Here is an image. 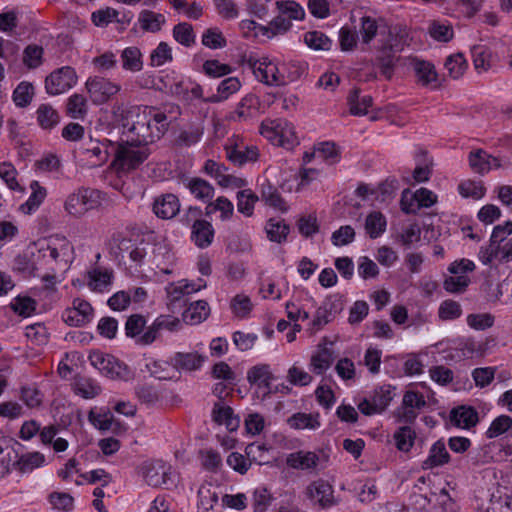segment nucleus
<instances>
[{
	"label": "nucleus",
	"mask_w": 512,
	"mask_h": 512,
	"mask_svg": "<svg viewBox=\"0 0 512 512\" xmlns=\"http://www.w3.org/2000/svg\"><path fill=\"white\" fill-rule=\"evenodd\" d=\"M87 109V99L83 95L75 93L68 98L66 112L71 118L84 119Z\"/></svg>",
	"instance_id": "obj_41"
},
{
	"label": "nucleus",
	"mask_w": 512,
	"mask_h": 512,
	"mask_svg": "<svg viewBox=\"0 0 512 512\" xmlns=\"http://www.w3.org/2000/svg\"><path fill=\"white\" fill-rule=\"evenodd\" d=\"M259 131L262 136L278 146L289 148L297 143L294 127L285 119H265Z\"/></svg>",
	"instance_id": "obj_1"
},
{
	"label": "nucleus",
	"mask_w": 512,
	"mask_h": 512,
	"mask_svg": "<svg viewBox=\"0 0 512 512\" xmlns=\"http://www.w3.org/2000/svg\"><path fill=\"white\" fill-rule=\"evenodd\" d=\"M141 113H147V116H151L152 120L149 121V130H156L157 127L162 129V136L165 134L169 127L168 117L165 113L158 112L151 107L140 108Z\"/></svg>",
	"instance_id": "obj_60"
},
{
	"label": "nucleus",
	"mask_w": 512,
	"mask_h": 512,
	"mask_svg": "<svg viewBox=\"0 0 512 512\" xmlns=\"http://www.w3.org/2000/svg\"><path fill=\"white\" fill-rule=\"evenodd\" d=\"M292 27V22L289 18L282 16V14H277L270 22L268 26H261L260 31L263 34L268 35V37L275 36L278 34H284L288 32Z\"/></svg>",
	"instance_id": "obj_45"
},
{
	"label": "nucleus",
	"mask_w": 512,
	"mask_h": 512,
	"mask_svg": "<svg viewBox=\"0 0 512 512\" xmlns=\"http://www.w3.org/2000/svg\"><path fill=\"white\" fill-rule=\"evenodd\" d=\"M45 462V456L40 452H29L23 454L15 462V467L22 473H28L41 467Z\"/></svg>",
	"instance_id": "obj_37"
},
{
	"label": "nucleus",
	"mask_w": 512,
	"mask_h": 512,
	"mask_svg": "<svg viewBox=\"0 0 512 512\" xmlns=\"http://www.w3.org/2000/svg\"><path fill=\"white\" fill-rule=\"evenodd\" d=\"M241 88V82L237 77H228L222 80L217 88V93L205 98L206 103H220L227 100L231 95L238 92Z\"/></svg>",
	"instance_id": "obj_27"
},
{
	"label": "nucleus",
	"mask_w": 512,
	"mask_h": 512,
	"mask_svg": "<svg viewBox=\"0 0 512 512\" xmlns=\"http://www.w3.org/2000/svg\"><path fill=\"white\" fill-rule=\"evenodd\" d=\"M74 390L76 394L89 399L97 396L101 392V387L92 378L79 377L74 383Z\"/></svg>",
	"instance_id": "obj_42"
},
{
	"label": "nucleus",
	"mask_w": 512,
	"mask_h": 512,
	"mask_svg": "<svg viewBox=\"0 0 512 512\" xmlns=\"http://www.w3.org/2000/svg\"><path fill=\"white\" fill-rule=\"evenodd\" d=\"M398 51L397 44L394 43V38L391 34L385 39H381V45L378 49V55L376 57L377 64L381 69V73L386 79H390L394 71V55L393 53Z\"/></svg>",
	"instance_id": "obj_18"
},
{
	"label": "nucleus",
	"mask_w": 512,
	"mask_h": 512,
	"mask_svg": "<svg viewBox=\"0 0 512 512\" xmlns=\"http://www.w3.org/2000/svg\"><path fill=\"white\" fill-rule=\"evenodd\" d=\"M138 23L143 31L157 33L162 29V26L166 23V18L161 13L145 9L139 13Z\"/></svg>",
	"instance_id": "obj_29"
},
{
	"label": "nucleus",
	"mask_w": 512,
	"mask_h": 512,
	"mask_svg": "<svg viewBox=\"0 0 512 512\" xmlns=\"http://www.w3.org/2000/svg\"><path fill=\"white\" fill-rule=\"evenodd\" d=\"M93 313L94 309L89 302L76 298L72 306L63 311L62 319L69 326L81 327L91 322Z\"/></svg>",
	"instance_id": "obj_15"
},
{
	"label": "nucleus",
	"mask_w": 512,
	"mask_h": 512,
	"mask_svg": "<svg viewBox=\"0 0 512 512\" xmlns=\"http://www.w3.org/2000/svg\"><path fill=\"white\" fill-rule=\"evenodd\" d=\"M34 96V86L27 81L20 82L13 91V101L17 107H27Z\"/></svg>",
	"instance_id": "obj_43"
},
{
	"label": "nucleus",
	"mask_w": 512,
	"mask_h": 512,
	"mask_svg": "<svg viewBox=\"0 0 512 512\" xmlns=\"http://www.w3.org/2000/svg\"><path fill=\"white\" fill-rule=\"evenodd\" d=\"M179 211L180 203L174 194H163L154 200L153 212L158 218L165 220L172 219Z\"/></svg>",
	"instance_id": "obj_21"
},
{
	"label": "nucleus",
	"mask_w": 512,
	"mask_h": 512,
	"mask_svg": "<svg viewBox=\"0 0 512 512\" xmlns=\"http://www.w3.org/2000/svg\"><path fill=\"white\" fill-rule=\"evenodd\" d=\"M288 424L294 429H316L320 426L318 416L306 413H296L288 419Z\"/></svg>",
	"instance_id": "obj_53"
},
{
	"label": "nucleus",
	"mask_w": 512,
	"mask_h": 512,
	"mask_svg": "<svg viewBox=\"0 0 512 512\" xmlns=\"http://www.w3.org/2000/svg\"><path fill=\"white\" fill-rule=\"evenodd\" d=\"M428 34L438 42H449L454 37L452 24L448 20L434 19L429 22Z\"/></svg>",
	"instance_id": "obj_32"
},
{
	"label": "nucleus",
	"mask_w": 512,
	"mask_h": 512,
	"mask_svg": "<svg viewBox=\"0 0 512 512\" xmlns=\"http://www.w3.org/2000/svg\"><path fill=\"white\" fill-rule=\"evenodd\" d=\"M445 68L452 78L458 79L464 74L467 68V62L463 54H453L446 59Z\"/></svg>",
	"instance_id": "obj_57"
},
{
	"label": "nucleus",
	"mask_w": 512,
	"mask_h": 512,
	"mask_svg": "<svg viewBox=\"0 0 512 512\" xmlns=\"http://www.w3.org/2000/svg\"><path fill=\"white\" fill-rule=\"evenodd\" d=\"M149 154L150 151L147 146L128 143L125 140L124 144H120L117 147L113 166L117 171H130L141 165L148 158Z\"/></svg>",
	"instance_id": "obj_2"
},
{
	"label": "nucleus",
	"mask_w": 512,
	"mask_h": 512,
	"mask_svg": "<svg viewBox=\"0 0 512 512\" xmlns=\"http://www.w3.org/2000/svg\"><path fill=\"white\" fill-rule=\"evenodd\" d=\"M140 473L149 486L160 487L171 481L172 467L162 460H149L142 463Z\"/></svg>",
	"instance_id": "obj_11"
},
{
	"label": "nucleus",
	"mask_w": 512,
	"mask_h": 512,
	"mask_svg": "<svg viewBox=\"0 0 512 512\" xmlns=\"http://www.w3.org/2000/svg\"><path fill=\"white\" fill-rule=\"evenodd\" d=\"M173 37L180 44L189 47L195 42V35L191 24L182 22L174 26Z\"/></svg>",
	"instance_id": "obj_59"
},
{
	"label": "nucleus",
	"mask_w": 512,
	"mask_h": 512,
	"mask_svg": "<svg viewBox=\"0 0 512 512\" xmlns=\"http://www.w3.org/2000/svg\"><path fill=\"white\" fill-rule=\"evenodd\" d=\"M308 498L321 507H327L333 503V488L322 480H316L307 487Z\"/></svg>",
	"instance_id": "obj_22"
},
{
	"label": "nucleus",
	"mask_w": 512,
	"mask_h": 512,
	"mask_svg": "<svg viewBox=\"0 0 512 512\" xmlns=\"http://www.w3.org/2000/svg\"><path fill=\"white\" fill-rule=\"evenodd\" d=\"M347 101L350 107V113L352 115L361 116L367 113L368 108L372 105L373 99L369 95L360 98L359 90L353 89L349 93Z\"/></svg>",
	"instance_id": "obj_36"
},
{
	"label": "nucleus",
	"mask_w": 512,
	"mask_h": 512,
	"mask_svg": "<svg viewBox=\"0 0 512 512\" xmlns=\"http://www.w3.org/2000/svg\"><path fill=\"white\" fill-rule=\"evenodd\" d=\"M248 63L255 77L260 82L269 86H282L286 84L281 66H278L268 58H249Z\"/></svg>",
	"instance_id": "obj_8"
},
{
	"label": "nucleus",
	"mask_w": 512,
	"mask_h": 512,
	"mask_svg": "<svg viewBox=\"0 0 512 512\" xmlns=\"http://www.w3.org/2000/svg\"><path fill=\"white\" fill-rule=\"evenodd\" d=\"M266 232L271 241L281 243L289 233V226L281 219L272 218L267 222Z\"/></svg>",
	"instance_id": "obj_47"
},
{
	"label": "nucleus",
	"mask_w": 512,
	"mask_h": 512,
	"mask_svg": "<svg viewBox=\"0 0 512 512\" xmlns=\"http://www.w3.org/2000/svg\"><path fill=\"white\" fill-rule=\"evenodd\" d=\"M247 380L251 384L268 387L272 380V374L270 372L269 366L257 365L252 367L247 372Z\"/></svg>",
	"instance_id": "obj_52"
},
{
	"label": "nucleus",
	"mask_w": 512,
	"mask_h": 512,
	"mask_svg": "<svg viewBox=\"0 0 512 512\" xmlns=\"http://www.w3.org/2000/svg\"><path fill=\"white\" fill-rule=\"evenodd\" d=\"M212 418L216 423L225 425L229 431L237 430L240 424V420L234 415L232 408L225 405L222 401H218L214 404Z\"/></svg>",
	"instance_id": "obj_24"
},
{
	"label": "nucleus",
	"mask_w": 512,
	"mask_h": 512,
	"mask_svg": "<svg viewBox=\"0 0 512 512\" xmlns=\"http://www.w3.org/2000/svg\"><path fill=\"white\" fill-rule=\"evenodd\" d=\"M393 392L394 387L391 385H382L376 388L370 396L363 398L358 403L359 411L366 416L383 412L392 401Z\"/></svg>",
	"instance_id": "obj_9"
},
{
	"label": "nucleus",
	"mask_w": 512,
	"mask_h": 512,
	"mask_svg": "<svg viewBox=\"0 0 512 512\" xmlns=\"http://www.w3.org/2000/svg\"><path fill=\"white\" fill-rule=\"evenodd\" d=\"M120 15V11L106 7L104 9L96 10L91 15L93 24L97 27H107L110 23L115 22V19Z\"/></svg>",
	"instance_id": "obj_58"
},
{
	"label": "nucleus",
	"mask_w": 512,
	"mask_h": 512,
	"mask_svg": "<svg viewBox=\"0 0 512 512\" xmlns=\"http://www.w3.org/2000/svg\"><path fill=\"white\" fill-rule=\"evenodd\" d=\"M204 134V125L202 122L190 123L179 130L175 139L178 146L190 147L197 144Z\"/></svg>",
	"instance_id": "obj_25"
},
{
	"label": "nucleus",
	"mask_w": 512,
	"mask_h": 512,
	"mask_svg": "<svg viewBox=\"0 0 512 512\" xmlns=\"http://www.w3.org/2000/svg\"><path fill=\"white\" fill-rule=\"evenodd\" d=\"M31 194L27 201L20 206V210L24 214H31L36 211L43 203L47 196V190L41 186L38 181H32L30 183Z\"/></svg>",
	"instance_id": "obj_31"
},
{
	"label": "nucleus",
	"mask_w": 512,
	"mask_h": 512,
	"mask_svg": "<svg viewBox=\"0 0 512 512\" xmlns=\"http://www.w3.org/2000/svg\"><path fill=\"white\" fill-rule=\"evenodd\" d=\"M386 225L385 216L379 211H373L366 218L365 230L371 238L375 239L385 232Z\"/></svg>",
	"instance_id": "obj_40"
},
{
	"label": "nucleus",
	"mask_w": 512,
	"mask_h": 512,
	"mask_svg": "<svg viewBox=\"0 0 512 512\" xmlns=\"http://www.w3.org/2000/svg\"><path fill=\"white\" fill-rule=\"evenodd\" d=\"M72 247L68 243H64L60 248L48 246L44 252V257H49L62 269L68 268L69 252Z\"/></svg>",
	"instance_id": "obj_50"
},
{
	"label": "nucleus",
	"mask_w": 512,
	"mask_h": 512,
	"mask_svg": "<svg viewBox=\"0 0 512 512\" xmlns=\"http://www.w3.org/2000/svg\"><path fill=\"white\" fill-rule=\"evenodd\" d=\"M410 65L419 84L432 88L438 87V76L433 64L414 58L411 60Z\"/></svg>",
	"instance_id": "obj_20"
},
{
	"label": "nucleus",
	"mask_w": 512,
	"mask_h": 512,
	"mask_svg": "<svg viewBox=\"0 0 512 512\" xmlns=\"http://www.w3.org/2000/svg\"><path fill=\"white\" fill-rule=\"evenodd\" d=\"M36 301L29 296H17L11 303V309L20 316L28 317L36 310Z\"/></svg>",
	"instance_id": "obj_55"
},
{
	"label": "nucleus",
	"mask_w": 512,
	"mask_h": 512,
	"mask_svg": "<svg viewBox=\"0 0 512 512\" xmlns=\"http://www.w3.org/2000/svg\"><path fill=\"white\" fill-rule=\"evenodd\" d=\"M333 351L325 343H320L311 355L309 368L316 375H323L333 363Z\"/></svg>",
	"instance_id": "obj_23"
},
{
	"label": "nucleus",
	"mask_w": 512,
	"mask_h": 512,
	"mask_svg": "<svg viewBox=\"0 0 512 512\" xmlns=\"http://www.w3.org/2000/svg\"><path fill=\"white\" fill-rule=\"evenodd\" d=\"M458 191L465 198L481 199L485 195V188L480 182L464 181L459 184Z\"/></svg>",
	"instance_id": "obj_64"
},
{
	"label": "nucleus",
	"mask_w": 512,
	"mask_h": 512,
	"mask_svg": "<svg viewBox=\"0 0 512 512\" xmlns=\"http://www.w3.org/2000/svg\"><path fill=\"white\" fill-rule=\"evenodd\" d=\"M181 326L179 318L172 315H159L149 326H147L140 342L142 346L151 345L160 336L162 331L175 332Z\"/></svg>",
	"instance_id": "obj_14"
},
{
	"label": "nucleus",
	"mask_w": 512,
	"mask_h": 512,
	"mask_svg": "<svg viewBox=\"0 0 512 512\" xmlns=\"http://www.w3.org/2000/svg\"><path fill=\"white\" fill-rule=\"evenodd\" d=\"M224 149L226 158L237 166L255 162L259 157V150L256 146L238 144L234 138L228 139Z\"/></svg>",
	"instance_id": "obj_16"
},
{
	"label": "nucleus",
	"mask_w": 512,
	"mask_h": 512,
	"mask_svg": "<svg viewBox=\"0 0 512 512\" xmlns=\"http://www.w3.org/2000/svg\"><path fill=\"white\" fill-rule=\"evenodd\" d=\"M89 360L100 373L110 379L127 381L133 377L131 369L113 355L93 351L89 355Z\"/></svg>",
	"instance_id": "obj_3"
},
{
	"label": "nucleus",
	"mask_w": 512,
	"mask_h": 512,
	"mask_svg": "<svg viewBox=\"0 0 512 512\" xmlns=\"http://www.w3.org/2000/svg\"><path fill=\"white\" fill-rule=\"evenodd\" d=\"M451 422L457 427L469 429L478 422L477 411L470 406H460L451 411Z\"/></svg>",
	"instance_id": "obj_26"
},
{
	"label": "nucleus",
	"mask_w": 512,
	"mask_h": 512,
	"mask_svg": "<svg viewBox=\"0 0 512 512\" xmlns=\"http://www.w3.org/2000/svg\"><path fill=\"white\" fill-rule=\"evenodd\" d=\"M89 282L88 285L93 291L103 292L106 288L111 285L112 272L100 271L94 269L88 273Z\"/></svg>",
	"instance_id": "obj_48"
},
{
	"label": "nucleus",
	"mask_w": 512,
	"mask_h": 512,
	"mask_svg": "<svg viewBox=\"0 0 512 512\" xmlns=\"http://www.w3.org/2000/svg\"><path fill=\"white\" fill-rule=\"evenodd\" d=\"M170 359L176 374L180 371L191 372L200 369L207 357L198 352H176Z\"/></svg>",
	"instance_id": "obj_19"
},
{
	"label": "nucleus",
	"mask_w": 512,
	"mask_h": 512,
	"mask_svg": "<svg viewBox=\"0 0 512 512\" xmlns=\"http://www.w3.org/2000/svg\"><path fill=\"white\" fill-rule=\"evenodd\" d=\"M86 89L94 104H103L120 91V86L108 79L95 76L86 81Z\"/></svg>",
	"instance_id": "obj_13"
},
{
	"label": "nucleus",
	"mask_w": 512,
	"mask_h": 512,
	"mask_svg": "<svg viewBox=\"0 0 512 512\" xmlns=\"http://www.w3.org/2000/svg\"><path fill=\"white\" fill-rule=\"evenodd\" d=\"M210 312L209 305L204 300H198L190 304V306L183 313V320L190 324L195 325L205 320Z\"/></svg>",
	"instance_id": "obj_33"
},
{
	"label": "nucleus",
	"mask_w": 512,
	"mask_h": 512,
	"mask_svg": "<svg viewBox=\"0 0 512 512\" xmlns=\"http://www.w3.org/2000/svg\"><path fill=\"white\" fill-rule=\"evenodd\" d=\"M122 66L126 70L133 72L140 71L143 63L141 60V52L137 47H128L121 54Z\"/></svg>",
	"instance_id": "obj_51"
},
{
	"label": "nucleus",
	"mask_w": 512,
	"mask_h": 512,
	"mask_svg": "<svg viewBox=\"0 0 512 512\" xmlns=\"http://www.w3.org/2000/svg\"><path fill=\"white\" fill-rule=\"evenodd\" d=\"M511 427L512 418L508 415H500L492 421L486 435L488 438H496L507 432Z\"/></svg>",
	"instance_id": "obj_62"
},
{
	"label": "nucleus",
	"mask_w": 512,
	"mask_h": 512,
	"mask_svg": "<svg viewBox=\"0 0 512 512\" xmlns=\"http://www.w3.org/2000/svg\"><path fill=\"white\" fill-rule=\"evenodd\" d=\"M425 406L426 400L422 393L406 391L403 395L402 404L396 412L398 421L406 424L413 423L419 411Z\"/></svg>",
	"instance_id": "obj_12"
},
{
	"label": "nucleus",
	"mask_w": 512,
	"mask_h": 512,
	"mask_svg": "<svg viewBox=\"0 0 512 512\" xmlns=\"http://www.w3.org/2000/svg\"><path fill=\"white\" fill-rule=\"evenodd\" d=\"M261 197L268 205L281 211L287 210L286 204L279 192L268 181L261 184Z\"/></svg>",
	"instance_id": "obj_46"
},
{
	"label": "nucleus",
	"mask_w": 512,
	"mask_h": 512,
	"mask_svg": "<svg viewBox=\"0 0 512 512\" xmlns=\"http://www.w3.org/2000/svg\"><path fill=\"white\" fill-rule=\"evenodd\" d=\"M136 119L132 125L128 128L124 135L128 143H136L147 146L159 140L162 137V129L157 127L156 130H149V121L152 120L151 116H147V113H141L140 107L136 109Z\"/></svg>",
	"instance_id": "obj_4"
},
{
	"label": "nucleus",
	"mask_w": 512,
	"mask_h": 512,
	"mask_svg": "<svg viewBox=\"0 0 512 512\" xmlns=\"http://www.w3.org/2000/svg\"><path fill=\"white\" fill-rule=\"evenodd\" d=\"M414 438L415 432L409 426L399 428L394 434L397 448L405 452L409 451L412 447Z\"/></svg>",
	"instance_id": "obj_61"
},
{
	"label": "nucleus",
	"mask_w": 512,
	"mask_h": 512,
	"mask_svg": "<svg viewBox=\"0 0 512 512\" xmlns=\"http://www.w3.org/2000/svg\"><path fill=\"white\" fill-rule=\"evenodd\" d=\"M378 32V24L376 19L370 16H363L360 21V34L364 44L370 42L376 37Z\"/></svg>",
	"instance_id": "obj_63"
},
{
	"label": "nucleus",
	"mask_w": 512,
	"mask_h": 512,
	"mask_svg": "<svg viewBox=\"0 0 512 512\" xmlns=\"http://www.w3.org/2000/svg\"><path fill=\"white\" fill-rule=\"evenodd\" d=\"M277 12L292 20H303L305 11L303 7L294 0H280L275 3Z\"/></svg>",
	"instance_id": "obj_39"
},
{
	"label": "nucleus",
	"mask_w": 512,
	"mask_h": 512,
	"mask_svg": "<svg viewBox=\"0 0 512 512\" xmlns=\"http://www.w3.org/2000/svg\"><path fill=\"white\" fill-rule=\"evenodd\" d=\"M343 310V303L337 297H328L318 307L311 323L313 332L319 331Z\"/></svg>",
	"instance_id": "obj_17"
},
{
	"label": "nucleus",
	"mask_w": 512,
	"mask_h": 512,
	"mask_svg": "<svg viewBox=\"0 0 512 512\" xmlns=\"http://www.w3.org/2000/svg\"><path fill=\"white\" fill-rule=\"evenodd\" d=\"M77 83L74 68L64 66L53 71L45 79V89L49 95H59L71 89Z\"/></svg>",
	"instance_id": "obj_10"
},
{
	"label": "nucleus",
	"mask_w": 512,
	"mask_h": 512,
	"mask_svg": "<svg viewBox=\"0 0 512 512\" xmlns=\"http://www.w3.org/2000/svg\"><path fill=\"white\" fill-rule=\"evenodd\" d=\"M190 192L197 198L203 201L210 200L214 195L213 186L201 178H194L189 182Z\"/></svg>",
	"instance_id": "obj_56"
},
{
	"label": "nucleus",
	"mask_w": 512,
	"mask_h": 512,
	"mask_svg": "<svg viewBox=\"0 0 512 512\" xmlns=\"http://www.w3.org/2000/svg\"><path fill=\"white\" fill-rule=\"evenodd\" d=\"M146 322L145 317L141 314L130 315L125 323L126 336L135 339L137 344L142 345L140 339L147 328Z\"/></svg>",
	"instance_id": "obj_34"
},
{
	"label": "nucleus",
	"mask_w": 512,
	"mask_h": 512,
	"mask_svg": "<svg viewBox=\"0 0 512 512\" xmlns=\"http://www.w3.org/2000/svg\"><path fill=\"white\" fill-rule=\"evenodd\" d=\"M450 455L445 447V443L441 440L436 441L430 448L428 457L423 461V469H433L448 463Z\"/></svg>",
	"instance_id": "obj_28"
},
{
	"label": "nucleus",
	"mask_w": 512,
	"mask_h": 512,
	"mask_svg": "<svg viewBox=\"0 0 512 512\" xmlns=\"http://www.w3.org/2000/svg\"><path fill=\"white\" fill-rule=\"evenodd\" d=\"M201 209L189 207L183 221L189 224L193 221L191 239L199 248H207L214 239V229L210 222L197 219L201 215Z\"/></svg>",
	"instance_id": "obj_7"
},
{
	"label": "nucleus",
	"mask_w": 512,
	"mask_h": 512,
	"mask_svg": "<svg viewBox=\"0 0 512 512\" xmlns=\"http://www.w3.org/2000/svg\"><path fill=\"white\" fill-rule=\"evenodd\" d=\"M100 192L89 188H80L71 193L64 204L66 212L76 218L82 217L89 210L99 205Z\"/></svg>",
	"instance_id": "obj_5"
},
{
	"label": "nucleus",
	"mask_w": 512,
	"mask_h": 512,
	"mask_svg": "<svg viewBox=\"0 0 512 512\" xmlns=\"http://www.w3.org/2000/svg\"><path fill=\"white\" fill-rule=\"evenodd\" d=\"M146 368L151 376L156 379L172 380L176 378L174 368L171 365V359L169 361L152 359L146 363Z\"/></svg>",
	"instance_id": "obj_35"
},
{
	"label": "nucleus",
	"mask_w": 512,
	"mask_h": 512,
	"mask_svg": "<svg viewBox=\"0 0 512 512\" xmlns=\"http://www.w3.org/2000/svg\"><path fill=\"white\" fill-rule=\"evenodd\" d=\"M44 49L37 44H29L22 54V63L29 69L34 70L40 67L43 63Z\"/></svg>",
	"instance_id": "obj_38"
},
{
	"label": "nucleus",
	"mask_w": 512,
	"mask_h": 512,
	"mask_svg": "<svg viewBox=\"0 0 512 512\" xmlns=\"http://www.w3.org/2000/svg\"><path fill=\"white\" fill-rule=\"evenodd\" d=\"M36 119L44 130H52L60 123L58 111L50 104H40L36 110Z\"/></svg>",
	"instance_id": "obj_30"
},
{
	"label": "nucleus",
	"mask_w": 512,
	"mask_h": 512,
	"mask_svg": "<svg viewBox=\"0 0 512 512\" xmlns=\"http://www.w3.org/2000/svg\"><path fill=\"white\" fill-rule=\"evenodd\" d=\"M304 42L314 50L328 51L332 46V41L321 31H309L304 35Z\"/></svg>",
	"instance_id": "obj_54"
},
{
	"label": "nucleus",
	"mask_w": 512,
	"mask_h": 512,
	"mask_svg": "<svg viewBox=\"0 0 512 512\" xmlns=\"http://www.w3.org/2000/svg\"><path fill=\"white\" fill-rule=\"evenodd\" d=\"M329 454L323 450L305 451L299 450L290 453L286 458V464L296 470L317 471L327 467Z\"/></svg>",
	"instance_id": "obj_6"
},
{
	"label": "nucleus",
	"mask_w": 512,
	"mask_h": 512,
	"mask_svg": "<svg viewBox=\"0 0 512 512\" xmlns=\"http://www.w3.org/2000/svg\"><path fill=\"white\" fill-rule=\"evenodd\" d=\"M475 69L481 73L491 67V52L489 48L482 45L474 46L471 50Z\"/></svg>",
	"instance_id": "obj_49"
},
{
	"label": "nucleus",
	"mask_w": 512,
	"mask_h": 512,
	"mask_svg": "<svg viewBox=\"0 0 512 512\" xmlns=\"http://www.w3.org/2000/svg\"><path fill=\"white\" fill-rule=\"evenodd\" d=\"M258 200L259 197L251 189H243L237 193V209L241 214L250 217Z\"/></svg>",
	"instance_id": "obj_44"
}]
</instances>
